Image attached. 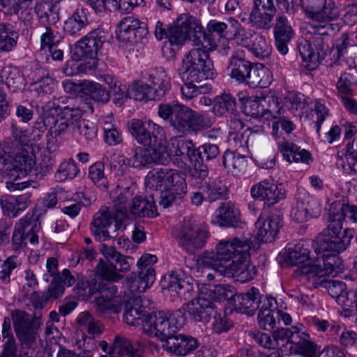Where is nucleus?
I'll list each match as a JSON object with an SVG mask.
<instances>
[{
    "instance_id": "52",
    "label": "nucleus",
    "mask_w": 357,
    "mask_h": 357,
    "mask_svg": "<svg viewBox=\"0 0 357 357\" xmlns=\"http://www.w3.org/2000/svg\"><path fill=\"white\" fill-rule=\"evenodd\" d=\"M138 277L135 276V280L130 284V292L142 293L154 282L155 279L154 268L139 269Z\"/></svg>"
},
{
    "instance_id": "25",
    "label": "nucleus",
    "mask_w": 357,
    "mask_h": 357,
    "mask_svg": "<svg viewBox=\"0 0 357 357\" xmlns=\"http://www.w3.org/2000/svg\"><path fill=\"white\" fill-rule=\"evenodd\" d=\"M240 220V212L235 204L227 201L222 202L212 219V222L220 227H231L237 225Z\"/></svg>"
},
{
    "instance_id": "1",
    "label": "nucleus",
    "mask_w": 357,
    "mask_h": 357,
    "mask_svg": "<svg viewBox=\"0 0 357 357\" xmlns=\"http://www.w3.org/2000/svg\"><path fill=\"white\" fill-rule=\"evenodd\" d=\"M215 250V252H204L200 256L203 267L211 268L224 276L234 278L241 283L254 278L256 269L250 263V245L246 241L238 238L222 240Z\"/></svg>"
},
{
    "instance_id": "30",
    "label": "nucleus",
    "mask_w": 357,
    "mask_h": 357,
    "mask_svg": "<svg viewBox=\"0 0 357 357\" xmlns=\"http://www.w3.org/2000/svg\"><path fill=\"white\" fill-rule=\"evenodd\" d=\"M219 153L218 146L211 143H206L195 148L194 154L197 160L195 161L194 169L199 172V177H205L208 174L207 166L204 165L203 162L215 158Z\"/></svg>"
},
{
    "instance_id": "57",
    "label": "nucleus",
    "mask_w": 357,
    "mask_h": 357,
    "mask_svg": "<svg viewBox=\"0 0 357 357\" xmlns=\"http://www.w3.org/2000/svg\"><path fill=\"white\" fill-rule=\"evenodd\" d=\"M82 89L92 100L105 103L109 100V91L100 84L94 82H84Z\"/></svg>"
},
{
    "instance_id": "40",
    "label": "nucleus",
    "mask_w": 357,
    "mask_h": 357,
    "mask_svg": "<svg viewBox=\"0 0 357 357\" xmlns=\"http://www.w3.org/2000/svg\"><path fill=\"white\" fill-rule=\"evenodd\" d=\"M69 128L68 121L65 119H56L54 125L50 127L47 135V149L50 152L54 151L61 144L63 135H65Z\"/></svg>"
},
{
    "instance_id": "62",
    "label": "nucleus",
    "mask_w": 357,
    "mask_h": 357,
    "mask_svg": "<svg viewBox=\"0 0 357 357\" xmlns=\"http://www.w3.org/2000/svg\"><path fill=\"white\" fill-rule=\"evenodd\" d=\"M97 273L100 278L108 282H118L123 278V275L118 273L117 266L111 262L100 259L96 266Z\"/></svg>"
},
{
    "instance_id": "39",
    "label": "nucleus",
    "mask_w": 357,
    "mask_h": 357,
    "mask_svg": "<svg viewBox=\"0 0 357 357\" xmlns=\"http://www.w3.org/2000/svg\"><path fill=\"white\" fill-rule=\"evenodd\" d=\"M202 193L205 195L206 201L211 203L224 199L228 195V188L219 178L209 179L202 185Z\"/></svg>"
},
{
    "instance_id": "46",
    "label": "nucleus",
    "mask_w": 357,
    "mask_h": 357,
    "mask_svg": "<svg viewBox=\"0 0 357 357\" xmlns=\"http://www.w3.org/2000/svg\"><path fill=\"white\" fill-rule=\"evenodd\" d=\"M222 164L228 172L236 175L245 170L248 160L240 153L226 151L222 157Z\"/></svg>"
},
{
    "instance_id": "42",
    "label": "nucleus",
    "mask_w": 357,
    "mask_h": 357,
    "mask_svg": "<svg viewBox=\"0 0 357 357\" xmlns=\"http://www.w3.org/2000/svg\"><path fill=\"white\" fill-rule=\"evenodd\" d=\"M231 22V36H233V38L237 45L248 49L258 33H256L254 29L241 26L236 20Z\"/></svg>"
},
{
    "instance_id": "19",
    "label": "nucleus",
    "mask_w": 357,
    "mask_h": 357,
    "mask_svg": "<svg viewBox=\"0 0 357 357\" xmlns=\"http://www.w3.org/2000/svg\"><path fill=\"white\" fill-rule=\"evenodd\" d=\"M144 79L152 84L158 100H160L171 89V78L162 67L149 69L144 75Z\"/></svg>"
},
{
    "instance_id": "38",
    "label": "nucleus",
    "mask_w": 357,
    "mask_h": 357,
    "mask_svg": "<svg viewBox=\"0 0 357 357\" xmlns=\"http://www.w3.org/2000/svg\"><path fill=\"white\" fill-rule=\"evenodd\" d=\"M20 35L9 23L0 24V54L12 52L16 47Z\"/></svg>"
},
{
    "instance_id": "17",
    "label": "nucleus",
    "mask_w": 357,
    "mask_h": 357,
    "mask_svg": "<svg viewBox=\"0 0 357 357\" xmlns=\"http://www.w3.org/2000/svg\"><path fill=\"white\" fill-rule=\"evenodd\" d=\"M305 13L309 19L319 22H327L340 15L333 0H316L314 5L305 8Z\"/></svg>"
},
{
    "instance_id": "13",
    "label": "nucleus",
    "mask_w": 357,
    "mask_h": 357,
    "mask_svg": "<svg viewBox=\"0 0 357 357\" xmlns=\"http://www.w3.org/2000/svg\"><path fill=\"white\" fill-rule=\"evenodd\" d=\"M321 212V205L317 198L307 192H301L292 206L290 215L294 221L303 223L319 217Z\"/></svg>"
},
{
    "instance_id": "16",
    "label": "nucleus",
    "mask_w": 357,
    "mask_h": 357,
    "mask_svg": "<svg viewBox=\"0 0 357 357\" xmlns=\"http://www.w3.org/2000/svg\"><path fill=\"white\" fill-rule=\"evenodd\" d=\"M118 221L117 213L114 209H109L107 207H102L93 216L91 223V231L96 238L104 242L109 240L112 236L107 230L114 221Z\"/></svg>"
},
{
    "instance_id": "37",
    "label": "nucleus",
    "mask_w": 357,
    "mask_h": 357,
    "mask_svg": "<svg viewBox=\"0 0 357 357\" xmlns=\"http://www.w3.org/2000/svg\"><path fill=\"white\" fill-rule=\"evenodd\" d=\"M273 76L268 68L262 64L252 66L245 83L251 88H266L271 84Z\"/></svg>"
},
{
    "instance_id": "29",
    "label": "nucleus",
    "mask_w": 357,
    "mask_h": 357,
    "mask_svg": "<svg viewBox=\"0 0 357 357\" xmlns=\"http://www.w3.org/2000/svg\"><path fill=\"white\" fill-rule=\"evenodd\" d=\"M89 13L83 7L77 8L64 22L63 29L70 36L80 35L89 24Z\"/></svg>"
},
{
    "instance_id": "58",
    "label": "nucleus",
    "mask_w": 357,
    "mask_h": 357,
    "mask_svg": "<svg viewBox=\"0 0 357 357\" xmlns=\"http://www.w3.org/2000/svg\"><path fill=\"white\" fill-rule=\"evenodd\" d=\"M273 34L275 39H278V40L292 39L294 32L286 17L280 15H277L273 28Z\"/></svg>"
},
{
    "instance_id": "28",
    "label": "nucleus",
    "mask_w": 357,
    "mask_h": 357,
    "mask_svg": "<svg viewBox=\"0 0 357 357\" xmlns=\"http://www.w3.org/2000/svg\"><path fill=\"white\" fill-rule=\"evenodd\" d=\"M262 297L255 287L250 289L247 293L241 294L235 298V307L241 313L252 315L259 307V303L263 304Z\"/></svg>"
},
{
    "instance_id": "49",
    "label": "nucleus",
    "mask_w": 357,
    "mask_h": 357,
    "mask_svg": "<svg viewBox=\"0 0 357 357\" xmlns=\"http://www.w3.org/2000/svg\"><path fill=\"white\" fill-rule=\"evenodd\" d=\"M77 321L79 326L93 337H98L104 331V326L100 321L87 311L81 312Z\"/></svg>"
},
{
    "instance_id": "32",
    "label": "nucleus",
    "mask_w": 357,
    "mask_h": 357,
    "mask_svg": "<svg viewBox=\"0 0 357 357\" xmlns=\"http://www.w3.org/2000/svg\"><path fill=\"white\" fill-rule=\"evenodd\" d=\"M119 32L121 37L128 41L137 40L146 34V29L143 22L132 16L126 17L119 23Z\"/></svg>"
},
{
    "instance_id": "50",
    "label": "nucleus",
    "mask_w": 357,
    "mask_h": 357,
    "mask_svg": "<svg viewBox=\"0 0 357 357\" xmlns=\"http://www.w3.org/2000/svg\"><path fill=\"white\" fill-rule=\"evenodd\" d=\"M2 336L3 338H8V340L3 345L0 357H17V345L12 332L11 320L8 317L3 319Z\"/></svg>"
},
{
    "instance_id": "47",
    "label": "nucleus",
    "mask_w": 357,
    "mask_h": 357,
    "mask_svg": "<svg viewBox=\"0 0 357 357\" xmlns=\"http://www.w3.org/2000/svg\"><path fill=\"white\" fill-rule=\"evenodd\" d=\"M128 94L130 98L139 101L156 100L153 89L151 86L143 81H136L133 82L128 89Z\"/></svg>"
},
{
    "instance_id": "26",
    "label": "nucleus",
    "mask_w": 357,
    "mask_h": 357,
    "mask_svg": "<svg viewBox=\"0 0 357 357\" xmlns=\"http://www.w3.org/2000/svg\"><path fill=\"white\" fill-rule=\"evenodd\" d=\"M132 156L129 159L130 165L135 168L147 167L152 163H164L162 153H160L159 149H144L136 147L132 149Z\"/></svg>"
},
{
    "instance_id": "64",
    "label": "nucleus",
    "mask_w": 357,
    "mask_h": 357,
    "mask_svg": "<svg viewBox=\"0 0 357 357\" xmlns=\"http://www.w3.org/2000/svg\"><path fill=\"white\" fill-rule=\"evenodd\" d=\"M284 100L287 107L292 112L302 110L312 102L304 94L295 91L289 92Z\"/></svg>"
},
{
    "instance_id": "34",
    "label": "nucleus",
    "mask_w": 357,
    "mask_h": 357,
    "mask_svg": "<svg viewBox=\"0 0 357 357\" xmlns=\"http://www.w3.org/2000/svg\"><path fill=\"white\" fill-rule=\"evenodd\" d=\"M253 63L238 54H233L229 59L228 69L230 77L240 83H245L250 73Z\"/></svg>"
},
{
    "instance_id": "54",
    "label": "nucleus",
    "mask_w": 357,
    "mask_h": 357,
    "mask_svg": "<svg viewBox=\"0 0 357 357\" xmlns=\"http://www.w3.org/2000/svg\"><path fill=\"white\" fill-rule=\"evenodd\" d=\"M110 351L113 357H141L134 351L130 340L124 336H116L114 340Z\"/></svg>"
},
{
    "instance_id": "21",
    "label": "nucleus",
    "mask_w": 357,
    "mask_h": 357,
    "mask_svg": "<svg viewBox=\"0 0 357 357\" xmlns=\"http://www.w3.org/2000/svg\"><path fill=\"white\" fill-rule=\"evenodd\" d=\"M96 12L114 11L119 9L123 13H130L136 6L142 5L144 0H82Z\"/></svg>"
},
{
    "instance_id": "48",
    "label": "nucleus",
    "mask_w": 357,
    "mask_h": 357,
    "mask_svg": "<svg viewBox=\"0 0 357 357\" xmlns=\"http://www.w3.org/2000/svg\"><path fill=\"white\" fill-rule=\"evenodd\" d=\"M141 302L142 300L139 298H135L126 305L123 319L128 325L137 326L140 324V321L144 320L146 311Z\"/></svg>"
},
{
    "instance_id": "27",
    "label": "nucleus",
    "mask_w": 357,
    "mask_h": 357,
    "mask_svg": "<svg viewBox=\"0 0 357 357\" xmlns=\"http://www.w3.org/2000/svg\"><path fill=\"white\" fill-rule=\"evenodd\" d=\"M276 300L273 297H266L258 313V324L266 331H271L277 326L278 312L276 310Z\"/></svg>"
},
{
    "instance_id": "2",
    "label": "nucleus",
    "mask_w": 357,
    "mask_h": 357,
    "mask_svg": "<svg viewBox=\"0 0 357 357\" xmlns=\"http://www.w3.org/2000/svg\"><path fill=\"white\" fill-rule=\"evenodd\" d=\"M182 76L185 77L186 82L181 87L182 98L191 100L201 93L204 86H196L194 83H199L206 79H212L215 76V70L209 54L200 47L190 50L183 59Z\"/></svg>"
},
{
    "instance_id": "23",
    "label": "nucleus",
    "mask_w": 357,
    "mask_h": 357,
    "mask_svg": "<svg viewBox=\"0 0 357 357\" xmlns=\"http://www.w3.org/2000/svg\"><path fill=\"white\" fill-rule=\"evenodd\" d=\"M282 225V218L278 214H273L266 220L259 218L256 222L258 240L262 243L271 242Z\"/></svg>"
},
{
    "instance_id": "31",
    "label": "nucleus",
    "mask_w": 357,
    "mask_h": 357,
    "mask_svg": "<svg viewBox=\"0 0 357 357\" xmlns=\"http://www.w3.org/2000/svg\"><path fill=\"white\" fill-rule=\"evenodd\" d=\"M31 195L28 193L19 196H8L0 201L3 213L14 218L20 215L31 204Z\"/></svg>"
},
{
    "instance_id": "56",
    "label": "nucleus",
    "mask_w": 357,
    "mask_h": 357,
    "mask_svg": "<svg viewBox=\"0 0 357 357\" xmlns=\"http://www.w3.org/2000/svg\"><path fill=\"white\" fill-rule=\"evenodd\" d=\"M80 172V169L73 158L63 160L55 172V179L59 182H63L67 179L75 178Z\"/></svg>"
},
{
    "instance_id": "55",
    "label": "nucleus",
    "mask_w": 357,
    "mask_h": 357,
    "mask_svg": "<svg viewBox=\"0 0 357 357\" xmlns=\"http://www.w3.org/2000/svg\"><path fill=\"white\" fill-rule=\"evenodd\" d=\"M257 133L250 128H246L241 132H229L228 141L231 145L243 151L248 149L250 144H253L256 139Z\"/></svg>"
},
{
    "instance_id": "7",
    "label": "nucleus",
    "mask_w": 357,
    "mask_h": 357,
    "mask_svg": "<svg viewBox=\"0 0 357 357\" xmlns=\"http://www.w3.org/2000/svg\"><path fill=\"white\" fill-rule=\"evenodd\" d=\"M179 246L188 253L202 249L206 243L208 232L190 219L185 218L172 232Z\"/></svg>"
},
{
    "instance_id": "51",
    "label": "nucleus",
    "mask_w": 357,
    "mask_h": 357,
    "mask_svg": "<svg viewBox=\"0 0 357 357\" xmlns=\"http://www.w3.org/2000/svg\"><path fill=\"white\" fill-rule=\"evenodd\" d=\"M132 193L129 188H122L117 187L113 196L114 205V211L117 213V218L121 221L128 212L127 202L132 197Z\"/></svg>"
},
{
    "instance_id": "12",
    "label": "nucleus",
    "mask_w": 357,
    "mask_h": 357,
    "mask_svg": "<svg viewBox=\"0 0 357 357\" xmlns=\"http://www.w3.org/2000/svg\"><path fill=\"white\" fill-rule=\"evenodd\" d=\"M129 130L132 136L142 145L159 149L163 142L159 139V135L162 136L163 132L162 128L151 120L132 119L130 122Z\"/></svg>"
},
{
    "instance_id": "18",
    "label": "nucleus",
    "mask_w": 357,
    "mask_h": 357,
    "mask_svg": "<svg viewBox=\"0 0 357 357\" xmlns=\"http://www.w3.org/2000/svg\"><path fill=\"white\" fill-rule=\"evenodd\" d=\"M322 264L323 259L318 256L310 257L304 265L297 268L296 273L300 274L305 280L312 282L313 287L317 288L324 284L326 276Z\"/></svg>"
},
{
    "instance_id": "14",
    "label": "nucleus",
    "mask_w": 357,
    "mask_h": 357,
    "mask_svg": "<svg viewBox=\"0 0 357 357\" xmlns=\"http://www.w3.org/2000/svg\"><path fill=\"white\" fill-rule=\"evenodd\" d=\"M298 50L309 70H313L318 66L321 60L326 55V48L323 47L320 38L301 39L298 44Z\"/></svg>"
},
{
    "instance_id": "9",
    "label": "nucleus",
    "mask_w": 357,
    "mask_h": 357,
    "mask_svg": "<svg viewBox=\"0 0 357 357\" xmlns=\"http://www.w3.org/2000/svg\"><path fill=\"white\" fill-rule=\"evenodd\" d=\"M174 318L164 311H158L146 316L142 321L143 332L150 336L157 337L161 340H167L172 335L182 327L183 323L177 321L173 323Z\"/></svg>"
},
{
    "instance_id": "22",
    "label": "nucleus",
    "mask_w": 357,
    "mask_h": 357,
    "mask_svg": "<svg viewBox=\"0 0 357 357\" xmlns=\"http://www.w3.org/2000/svg\"><path fill=\"white\" fill-rule=\"evenodd\" d=\"M117 287L113 284H108L102 287L100 291V296L96 298L97 309L100 312L110 310L114 313H119L121 310L122 302L116 296Z\"/></svg>"
},
{
    "instance_id": "24",
    "label": "nucleus",
    "mask_w": 357,
    "mask_h": 357,
    "mask_svg": "<svg viewBox=\"0 0 357 357\" xmlns=\"http://www.w3.org/2000/svg\"><path fill=\"white\" fill-rule=\"evenodd\" d=\"M214 304L209 302L200 293L185 305V310L195 321H208L214 312Z\"/></svg>"
},
{
    "instance_id": "35",
    "label": "nucleus",
    "mask_w": 357,
    "mask_h": 357,
    "mask_svg": "<svg viewBox=\"0 0 357 357\" xmlns=\"http://www.w3.org/2000/svg\"><path fill=\"white\" fill-rule=\"evenodd\" d=\"M130 211L132 214L139 217L154 218L157 216L154 195H150L149 198L136 196L130 207Z\"/></svg>"
},
{
    "instance_id": "43",
    "label": "nucleus",
    "mask_w": 357,
    "mask_h": 357,
    "mask_svg": "<svg viewBox=\"0 0 357 357\" xmlns=\"http://www.w3.org/2000/svg\"><path fill=\"white\" fill-rule=\"evenodd\" d=\"M164 282L169 291L176 293L179 296L185 297L186 292L189 293L192 289V285L185 281L181 273L177 271H172L165 275Z\"/></svg>"
},
{
    "instance_id": "4",
    "label": "nucleus",
    "mask_w": 357,
    "mask_h": 357,
    "mask_svg": "<svg viewBox=\"0 0 357 357\" xmlns=\"http://www.w3.org/2000/svg\"><path fill=\"white\" fill-rule=\"evenodd\" d=\"M342 230V223L328 215L326 227L317 237L319 249L334 253L344 251L350 245L356 231L351 228Z\"/></svg>"
},
{
    "instance_id": "6",
    "label": "nucleus",
    "mask_w": 357,
    "mask_h": 357,
    "mask_svg": "<svg viewBox=\"0 0 357 357\" xmlns=\"http://www.w3.org/2000/svg\"><path fill=\"white\" fill-rule=\"evenodd\" d=\"M159 151L163 153L164 163L169 159L180 168L185 169L190 165L194 167L195 161L197 160L194 154L195 146L190 139L172 137L168 146H166L165 142L163 141L161 146H159Z\"/></svg>"
},
{
    "instance_id": "20",
    "label": "nucleus",
    "mask_w": 357,
    "mask_h": 357,
    "mask_svg": "<svg viewBox=\"0 0 357 357\" xmlns=\"http://www.w3.org/2000/svg\"><path fill=\"white\" fill-rule=\"evenodd\" d=\"M197 346V340L192 337L172 335L162 344V348L176 356H185L195 350Z\"/></svg>"
},
{
    "instance_id": "36",
    "label": "nucleus",
    "mask_w": 357,
    "mask_h": 357,
    "mask_svg": "<svg viewBox=\"0 0 357 357\" xmlns=\"http://www.w3.org/2000/svg\"><path fill=\"white\" fill-rule=\"evenodd\" d=\"M328 215L343 223V220L351 223L357 222V205L335 202L331 204Z\"/></svg>"
},
{
    "instance_id": "44",
    "label": "nucleus",
    "mask_w": 357,
    "mask_h": 357,
    "mask_svg": "<svg viewBox=\"0 0 357 357\" xmlns=\"http://www.w3.org/2000/svg\"><path fill=\"white\" fill-rule=\"evenodd\" d=\"M275 16V15L252 8L248 18V24L253 29L268 31L272 26Z\"/></svg>"
},
{
    "instance_id": "33",
    "label": "nucleus",
    "mask_w": 357,
    "mask_h": 357,
    "mask_svg": "<svg viewBox=\"0 0 357 357\" xmlns=\"http://www.w3.org/2000/svg\"><path fill=\"white\" fill-rule=\"evenodd\" d=\"M310 250L305 248L303 243H289L283 253V257L288 265L300 268L310 260Z\"/></svg>"
},
{
    "instance_id": "60",
    "label": "nucleus",
    "mask_w": 357,
    "mask_h": 357,
    "mask_svg": "<svg viewBox=\"0 0 357 357\" xmlns=\"http://www.w3.org/2000/svg\"><path fill=\"white\" fill-rule=\"evenodd\" d=\"M247 50L256 57L264 59L268 57L271 54V45L267 41L265 36L258 33Z\"/></svg>"
},
{
    "instance_id": "8",
    "label": "nucleus",
    "mask_w": 357,
    "mask_h": 357,
    "mask_svg": "<svg viewBox=\"0 0 357 357\" xmlns=\"http://www.w3.org/2000/svg\"><path fill=\"white\" fill-rule=\"evenodd\" d=\"M40 229L38 217L34 211L28 212L20 218L15 225V229L12 236V248L18 251L26 247L27 241L36 245L39 243L38 233Z\"/></svg>"
},
{
    "instance_id": "59",
    "label": "nucleus",
    "mask_w": 357,
    "mask_h": 357,
    "mask_svg": "<svg viewBox=\"0 0 357 357\" xmlns=\"http://www.w3.org/2000/svg\"><path fill=\"white\" fill-rule=\"evenodd\" d=\"M199 293L209 302L222 301L228 298V291L222 284L210 285L204 284L199 290Z\"/></svg>"
},
{
    "instance_id": "15",
    "label": "nucleus",
    "mask_w": 357,
    "mask_h": 357,
    "mask_svg": "<svg viewBox=\"0 0 357 357\" xmlns=\"http://www.w3.org/2000/svg\"><path fill=\"white\" fill-rule=\"evenodd\" d=\"M286 191L282 184L264 180L251 188L250 194L256 200L264 201L268 205H273L285 197Z\"/></svg>"
},
{
    "instance_id": "5",
    "label": "nucleus",
    "mask_w": 357,
    "mask_h": 357,
    "mask_svg": "<svg viewBox=\"0 0 357 357\" xmlns=\"http://www.w3.org/2000/svg\"><path fill=\"white\" fill-rule=\"evenodd\" d=\"M273 340H275L276 343L278 340H287L294 346L295 352L303 357H319V347L311 340L302 325L278 328L273 333Z\"/></svg>"
},
{
    "instance_id": "41",
    "label": "nucleus",
    "mask_w": 357,
    "mask_h": 357,
    "mask_svg": "<svg viewBox=\"0 0 357 357\" xmlns=\"http://www.w3.org/2000/svg\"><path fill=\"white\" fill-rule=\"evenodd\" d=\"M213 111L218 116H229L237 112L235 98L229 93L217 96L213 101Z\"/></svg>"
},
{
    "instance_id": "45",
    "label": "nucleus",
    "mask_w": 357,
    "mask_h": 357,
    "mask_svg": "<svg viewBox=\"0 0 357 357\" xmlns=\"http://www.w3.org/2000/svg\"><path fill=\"white\" fill-rule=\"evenodd\" d=\"M169 173H171V169L167 167L154 169L150 171L145 178L146 188L155 190L156 193H158V190L162 186L165 189L168 178L170 177Z\"/></svg>"
},
{
    "instance_id": "63",
    "label": "nucleus",
    "mask_w": 357,
    "mask_h": 357,
    "mask_svg": "<svg viewBox=\"0 0 357 357\" xmlns=\"http://www.w3.org/2000/svg\"><path fill=\"white\" fill-rule=\"evenodd\" d=\"M89 178L100 189L105 190L108 188V180L105 175V165L101 162H97L90 166Z\"/></svg>"
},
{
    "instance_id": "10",
    "label": "nucleus",
    "mask_w": 357,
    "mask_h": 357,
    "mask_svg": "<svg viewBox=\"0 0 357 357\" xmlns=\"http://www.w3.org/2000/svg\"><path fill=\"white\" fill-rule=\"evenodd\" d=\"M158 116L164 120H169L174 133L179 135L190 134L192 109L178 102L160 104Z\"/></svg>"
},
{
    "instance_id": "61",
    "label": "nucleus",
    "mask_w": 357,
    "mask_h": 357,
    "mask_svg": "<svg viewBox=\"0 0 357 357\" xmlns=\"http://www.w3.org/2000/svg\"><path fill=\"white\" fill-rule=\"evenodd\" d=\"M77 105L73 106L67 105L63 109V114L65 116L66 120L70 119L73 121H77L82 116L83 113L93 112V108L90 104L83 102L81 99H77Z\"/></svg>"
},
{
    "instance_id": "11",
    "label": "nucleus",
    "mask_w": 357,
    "mask_h": 357,
    "mask_svg": "<svg viewBox=\"0 0 357 357\" xmlns=\"http://www.w3.org/2000/svg\"><path fill=\"white\" fill-rule=\"evenodd\" d=\"M106 37L107 33L102 29L92 30L75 43L73 50V58L76 60L97 59Z\"/></svg>"
},
{
    "instance_id": "53",
    "label": "nucleus",
    "mask_w": 357,
    "mask_h": 357,
    "mask_svg": "<svg viewBox=\"0 0 357 357\" xmlns=\"http://www.w3.org/2000/svg\"><path fill=\"white\" fill-rule=\"evenodd\" d=\"M1 77L12 92L21 89L23 79L17 67L11 65L4 67L1 71Z\"/></svg>"
},
{
    "instance_id": "3",
    "label": "nucleus",
    "mask_w": 357,
    "mask_h": 357,
    "mask_svg": "<svg viewBox=\"0 0 357 357\" xmlns=\"http://www.w3.org/2000/svg\"><path fill=\"white\" fill-rule=\"evenodd\" d=\"M189 39L192 45L202 50L209 52L215 50L216 43L208 36L196 19L188 14L181 15L174 26L169 27L168 40L172 45H181Z\"/></svg>"
}]
</instances>
